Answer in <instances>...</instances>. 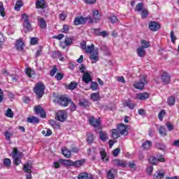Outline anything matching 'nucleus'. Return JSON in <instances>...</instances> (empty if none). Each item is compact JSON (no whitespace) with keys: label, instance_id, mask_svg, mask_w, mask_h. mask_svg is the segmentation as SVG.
I'll return each mask as SVG.
<instances>
[{"label":"nucleus","instance_id":"nucleus-1","mask_svg":"<svg viewBox=\"0 0 179 179\" xmlns=\"http://www.w3.org/2000/svg\"><path fill=\"white\" fill-rule=\"evenodd\" d=\"M87 54H91L90 59L92 61V64H96L99 61V49H94V44H92L87 47L86 49Z\"/></svg>","mask_w":179,"mask_h":179},{"label":"nucleus","instance_id":"nucleus-2","mask_svg":"<svg viewBox=\"0 0 179 179\" xmlns=\"http://www.w3.org/2000/svg\"><path fill=\"white\" fill-rule=\"evenodd\" d=\"M45 90V85L43 83H38L36 84L34 92L38 99H41L44 96V91Z\"/></svg>","mask_w":179,"mask_h":179},{"label":"nucleus","instance_id":"nucleus-3","mask_svg":"<svg viewBox=\"0 0 179 179\" xmlns=\"http://www.w3.org/2000/svg\"><path fill=\"white\" fill-rule=\"evenodd\" d=\"M145 85H148L146 76L141 75L140 76L139 80L134 83V87L138 90H142L145 87Z\"/></svg>","mask_w":179,"mask_h":179},{"label":"nucleus","instance_id":"nucleus-4","mask_svg":"<svg viewBox=\"0 0 179 179\" xmlns=\"http://www.w3.org/2000/svg\"><path fill=\"white\" fill-rule=\"evenodd\" d=\"M135 12H141V19H146L149 15L148 8H143V3H139L136 6Z\"/></svg>","mask_w":179,"mask_h":179},{"label":"nucleus","instance_id":"nucleus-5","mask_svg":"<svg viewBox=\"0 0 179 179\" xmlns=\"http://www.w3.org/2000/svg\"><path fill=\"white\" fill-rule=\"evenodd\" d=\"M87 20H88L89 23H93V19H92L91 17H76L74 19V24L76 26H79V24H85Z\"/></svg>","mask_w":179,"mask_h":179},{"label":"nucleus","instance_id":"nucleus-6","mask_svg":"<svg viewBox=\"0 0 179 179\" xmlns=\"http://www.w3.org/2000/svg\"><path fill=\"white\" fill-rule=\"evenodd\" d=\"M72 100L64 96H61L59 98L55 100V103L59 104V106H62V107H67L69 103H71Z\"/></svg>","mask_w":179,"mask_h":179},{"label":"nucleus","instance_id":"nucleus-7","mask_svg":"<svg viewBox=\"0 0 179 179\" xmlns=\"http://www.w3.org/2000/svg\"><path fill=\"white\" fill-rule=\"evenodd\" d=\"M68 117V114H66V112L65 110H59L56 113L55 118L57 120V121H60V122H64L66 120V118Z\"/></svg>","mask_w":179,"mask_h":179},{"label":"nucleus","instance_id":"nucleus-8","mask_svg":"<svg viewBox=\"0 0 179 179\" xmlns=\"http://www.w3.org/2000/svg\"><path fill=\"white\" fill-rule=\"evenodd\" d=\"M117 131L120 133L121 135H127L128 134V126L122 123H120L117 127Z\"/></svg>","mask_w":179,"mask_h":179},{"label":"nucleus","instance_id":"nucleus-9","mask_svg":"<svg viewBox=\"0 0 179 179\" xmlns=\"http://www.w3.org/2000/svg\"><path fill=\"white\" fill-rule=\"evenodd\" d=\"M34 111L36 114H40V117H41V118H45L47 117V113H45L44 109L40 105L35 106Z\"/></svg>","mask_w":179,"mask_h":179},{"label":"nucleus","instance_id":"nucleus-10","mask_svg":"<svg viewBox=\"0 0 179 179\" xmlns=\"http://www.w3.org/2000/svg\"><path fill=\"white\" fill-rule=\"evenodd\" d=\"M161 80L164 85H169L171 81V77L169 73L164 72L161 76Z\"/></svg>","mask_w":179,"mask_h":179},{"label":"nucleus","instance_id":"nucleus-11","mask_svg":"<svg viewBox=\"0 0 179 179\" xmlns=\"http://www.w3.org/2000/svg\"><path fill=\"white\" fill-rule=\"evenodd\" d=\"M92 33H94L95 36H101L102 37H108V32L107 31H102L100 29H92Z\"/></svg>","mask_w":179,"mask_h":179},{"label":"nucleus","instance_id":"nucleus-12","mask_svg":"<svg viewBox=\"0 0 179 179\" xmlns=\"http://www.w3.org/2000/svg\"><path fill=\"white\" fill-rule=\"evenodd\" d=\"M112 164H113L116 167H127V162L124 160L114 159L112 162Z\"/></svg>","mask_w":179,"mask_h":179},{"label":"nucleus","instance_id":"nucleus-13","mask_svg":"<svg viewBox=\"0 0 179 179\" xmlns=\"http://www.w3.org/2000/svg\"><path fill=\"white\" fill-rule=\"evenodd\" d=\"M149 29H150L152 31H157V30L160 29V24L156 21H151L149 23Z\"/></svg>","mask_w":179,"mask_h":179},{"label":"nucleus","instance_id":"nucleus-14","mask_svg":"<svg viewBox=\"0 0 179 179\" xmlns=\"http://www.w3.org/2000/svg\"><path fill=\"white\" fill-rule=\"evenodd\" d=\"M92 22H94L95 23H97L101 19V14L99 13V10H94L92 11Z\"/></svg>","mask_w":179,"mask_h":179},{"label":"nucleus","instance_id":"nucleus-15","mask_svg":"<svg viewBox=\"0 0 179 179\" xmlns=\"http://www.w3.org/2000/svg\"><path fill=\"white\" fill-rule=\"evenodd\" d=\"M15 48L17 51H23V49L24 48V43H23V39L20 38L17 40Z\"/></svg>","mask_w":179,"mask_h":179},{"label":"nucleus","instance_id":"nucleus-16","mask_svg":"<svg viewBox=\"0 0 179 179\" xmlns=\"http://www.w3.org/2000/svg\"><path fill=\"white\" fill-rule=\"evenodd\" d=\"M36 7L37 9H45V8H47L45 0H37L36 2Z\"/></svg>","mask_w":179,"mask_h":179},{"label":"nucleus","instance_id":"nucleus-17","mask_svg":"<svg viewBox=\"0 0 179 179\" xmlns=\"http://www.w3.org/2000/svg\"><path fill=\"white\" fill-rule=\"evenodd\" d=\"M149 162L151 163V164H157L159 162H164V159L163 158L162 156H160L158 159H157L155 157H150L149 158Z\"/></svg>","mask_w":179,"mask_h":179},{"label":"nucleus","instance_id":"nucleus-18","mask_svg":"<svg viewBox=\"0 0 179 179\" xmlns=\"http://www.w3.org/2000/svg\"><path fill=\"white\" fill-rule=\"evenodd\" d=\"M150 94L148 92H143L137 94V99L138 100L144 101L148 100L149 99Z\"/></svg>","mask_w":179,"mask_h":179},{"label":"nucleus","instance_id":"nucleus-19","mask_svg":"<svg viewBox=\"0 0 179 179\" xmlns=\"http://www.w3.org/2000/svg\"><path fill=\"white\" fill-rule=\"evenodd\" d=\"M27 121L29 124H38V122H40V119L36 116H31L27 117Z\"/></svg>","mask_w":179,"mask_h":179},{"label":"nucleus","instance_id":"nucleus-20","mask_svg":"<svg viewBox=\"0 0 179 179\" xmlns=\"http://www.w3.org/2000/svg\"><path fill=\"white\" fill-rule=\"evenodd\" d=\"M59 163H60V164H64V166H73V161L71 160V159H59Z\"/></svg>","mask_w":179,"mask_h":179},{"label":"nucleus","instance_id":"nucleus-21","mask_svg":"<svg viewBox=\"0 0 179 179\" xmlns=\"http://www.w3.org/2000/svg\"><path fill=\"white\" fill-rule=\"evenodd\" d=\"M83 80L85 83H90V82H92V76H90L89 72L84 73Z\"/></svg>","mask_w":179,"mask_h":179},{"label":"nucleus","instance_id":"nucleus-22","mask_svg":"<svg viewBox=\"0 0 179 179\" xmlns=\"http://www.w3.org/2000/svg\"><path fill=\"white\" fill-rule=\"evenodd\" d=\"M90 125H92V127H94L95 128L96 127H99L100 125V120H96L93 117H90L89 119Z\"/></svg>","mask_w":179,"mask_h":179},{"label":"nucleus","instance_id":"nucleus-23","mask_svg":"<svg viewBox=\"0 0 179 179\" xmlns=\"http://www.w3.org/2000/svg\"><path fill=\"white\" fill-rule=\"evenodd\" d=\"M85 163L86 160L85 159L77 160L76 162H73V167H81V166H83Z\"/></svg>","mask_w":179,"mask_h":179},{"label":"nucleus","instance_id":"nucleus-24","mask_svg":"<svg viewBox=\"0 0 179 179\" xmlns=\"http://www.w3.org/2000/svg\"><path fill=\"white\" fill-rule=\"evenodd\" d=\"M136 52L138 57H140L141 58H143V57L146 55V50H145L143 48L139 47L138 48H137Z\"/></svg>","mask_w":179,"mask_h":179},{"label":"nucleus","instance_id":"nucleus-25","mask_svg":"<svg viewBox=\"0 0 179 179\" xmlns=\"http://www.w3.org/2000/svg\"><path fill=\"white\" fill-rule=\"evenodd\" d=\"M62 152L64 157H67V159H69L71 156V150H68L65 147L62 148Z\"/></svg>","mask_w":179,"mask_h":179},{"label":"nucleus","instance_id":"nucleus-26","mask_svg":"<svg viewBox=\"0 0 179 179\" xmlns=\"http://www.w3.org/2000/svg\"><path fill=\"white\" fill-rule=\"evenodd\" d=\"M121 133H120L118 129H112V138L113 139H118Z\"/></svg>","mask_w":179,"mask_h":179},{"label":"nucleus","instance_id":"nucleus-27","mask_svg":"<svg viewBox=\"0 0 179 179\" xmlns=\"http://www.w3.org/2000/svg\"><path fill=\"white\" fill-rule=\"evenodd\" d=\"M31 169H33L31 164L27 163L24 164L23 170L24 173H31Z\"/></svg>","mask_w":179,"mask_h":179},{"label":"nucleus","instance_id":"nucleus-28","mask_svg":"<svg viewBox=\"0 0 179 179\" xmlns=\"http://www.w3.org/2000/svg\"><path fill=\"white\" fill-rule=\"evenodd\" d=\"M99 138L101 141L103 142H106L107 139H108V136L107 135V132L106 131H100L99 132Z\"/></svg>","mask_w":179,"mask_h":179},{"label":"nucleus","instance_id":"nucleus-29","mask_svg":"<svg viewBox=\"0 0 179 179\" xmlns=\"http://www.w3.org/2000/svg\"><path fill=\"white\" fill-rule=\"evenodd\" d=\"M64 44L66 47L72 45V44H73V37H66L64 40Z\"/></svg>","mask_w":179,"mask_h":179},{"label":"nucleus","instance_id":"nucleus-30","mask_svg":"<svg viewBox=\"0 0 179 179\" xmlns=\"http://www.w3.org/2000/svg\"><path fill=\"white\" fill-rule=\"evenodd\" d=\"M154 179H162V178H164V173L160 171H157L153 176Z\"/></svg>","mask_w":179,"mask_h":179},{"label":"nucleus","instance_id":"nucleus-31","mask_svg":"<svg viewBox=\"0 0 179 179\" xmlns=\"http://www.w3.org/2000/svg\"><path fill=\"white\" fill-rule=\"evenodd\" d=\"M114 174H117V169H112L108 172L107 178L108 179H114Z\"/></svg>","mask_w":179,"mask_h":179},{"label":"nucleus","instance_id":"nucleus-32","mask_svg":"<svg viewBox=\"0 0 179 179\" xmlns=\"http://www.w3.org/2000/svg\"><path fill=\"white\" fill-rule=\"evenodd\" d=\"M91 100H92V101H100V93H99V92L92 93L91 94Z\"/></svg>","mask_w":179,"mask_h":179},{"label":"nucleus","instance_id":"nucleus-33","mask_svg":"<svg viewBox=\"0 0 179 179\" xmlns=\"http://www.w3.org/2000/svg\"><path fill=\"white\" fill-rule=\"evenodd\" d=\"M142 148L145 150H149L152 148V141H145L144 143H142Z\"/></svg>","mask_w":179,"mask_h":179},{"label":"nucleus","instance_id":"nucleus-34","mask_svg":"<svg viewBox=\"0 0 179 179\" xmlns=\"http://www.w3.org/2000/svg\"><path fill=\"white\" fill-rule=\"evenodd\" d=\"M38 21L39 22V26L41 29H45V27H47V22H45L43 17L38 18Z\"/></svg>","mask_w":179,"mask_h":179},{"label":"nucleus","instance_id":"nucleus-35","mask_svg":"<svg viewBox=\"0 0 179 179\" xmlns=\"http://www.w3.org/2000/svg\"><path fill=\"white\" fill-rule=\"evenodd\" d=\"M159 134L161 136H167V131L164 126H161L159 129Z\"/></svg>","mask_w":179,"mask_h":179},{"label":"nucleus","instance_id":"nucleus-36","mask_svg":"<svg viewBox=\"0 0 179 179\" xmlns=\"http://www.w3.org/2000/svg\"><path fill=\"white\" fill-rule=\"evenodd\" d=\"M24 27L26 29L25 32L27 33V31H31L33 30V27H31V24H30V22H24Z\"/></svg>","mask_w":179,"mask_h":179},{"label":"nucleus","instance_id":"nucleus-37","mask_svg":"<svg viewBox=\"0 0 179 179\" xmlns=\"http://www.w3.org/2000/svg\"><path fill=\"white\" fill-rule=\"evenodd\" d=\"M149 47H150V42L146 40L141 41V48H149Z\"/></svg>","mask_w":179,"mask_h":179},{"label":"nucleus","instance_id":"nucleus-38","mask_svg":"<svg viewBox=\"0 0 179 179\" xmlns=\"http://www.w3.org/2000/svg\"><path fill=\"white\" fill-rule=\"evenodd\" d=\"M22 6H23V1L18 0L16 3L15 6L14 7L15 10H20V8H22Z\"/></svg>","mask_w":179,"mask_h":179},{"label":"nucleus","instance_id":"nucleus-39","mask_svg":"<svg viewBox=\"0 0 179 179\" xmlns=\"http://www.w3.org/2000/svg\"><path fill=\"white\" fill-rule=\"evenodd\" d=\"M78 87V83L76 82H71L67 87L69 90H75Z\"/></svg>","mask_w":179,"mask_h":179},{"label":"nucleus","instance_id":"nucleus-40","mask_svg":"<svg viewBox=\"0 0 179 179\" xmlns=\"http://www.w3.org/2000/svg\"><path fill=\"white\" fill-rule=\"evenodd\" d=\"M0 15L2 17H5L6 14L5 13V8H3V3L0 2Z\"/></svg>","mask_w":179,"mask_h":179},{"label":"nucleus","instance_id":"nucleus-41","mask_svg":"<svg viewBox=\"0 0 179 179\" xmlns=\"http://www.w3.org/2000/svg\"><path fill=\"white\" fill-rule=\"evenodd\" d=\"M100 155H101V157L102 160H105V162H108V159L106 158L107 156V153H106V150H101L100 151Z\"/></svg>","mask_w":179,"mask_h":179},{"label":"nucleus","instance_id":"nucleus-42","mask_svg":"<svg viewBox=\"0 0 179 179\" xmlns=\"http://www.w3.org/2000/svg\"><path fill=\"white\" fill-rule=\"evenodd\" d=\"M94 141V136H93L92 134H87V142L90 145Z\"/></svg>","mask_w":179,"mask_h":179},{"label":"nucleus","instance_id":"nucleus-43","mask_svg":"<svg viewBox=\"0 0 179 179\" xmlns=\"http://www.w3.org/2000/svg\"><path fill=\"white\" fill-rule=\"evenodd\" d=\"M90 175L88 174L86 172H84V173H81L78 175V179H87L88 178V177L90 176Z\"/></svg>","mask_w":179,"mask_h":179},{"label":"nucleus","instance_id":"nucleus-44","mask_svg":"<svg viewBox=\"0 0 179 179\" xmlns=\"http://www.w3.org/2000/svg\"><path fill=\"white\" fill-rule=\"evenodd\" d=\"M169 106H174L176 104V98L174 96H170L167 101Z\"/></svg>","mask_w":179,"mask_h":179},{"label":"nucleus","instance_id":"nucleus-45","mask_svg":"<svg viewBox=\"0 0 179 179\" xmlns=\"http://www.w3.org/2000/svg\"><path fill=\"white\" fill-rule=\"evenodd\" d=\"M166 115V110H162L158 114V119L159 121H163V117Z\"/></svg>","mask_w":179,"mask_h":179},{"label":"nucleus","instance_id":"nucleus-46","mask_svg":"<svg viewBox=\"0 0 179 179\" xmlns=\"http://www.w3.org/2000/svg\"><path fill=\"white\" fill-rule=\"evenodd\" d=\"M6 117H8V118H13V112H12V109L8 108L7 111L6 113Z\"/></svg>","mask_w":179,"mask_h":179},{"label":"nucleus","instance_id":"nucleus-47","mask_svg":"<svg viewBox=\"0 0 179 179\" xmlns=\"http://www.w3.org/2000/svg\"><path fill=\"white\" fill-rule=\"evenodd\" d=\"M10 159L9 158H6L3 160V164L6 167H10Z\"/></svg>","mask_w":179,"mask_h":179},{"label":"nucleus","instance_id":"nucleus-48","mask_svg":"<svg viewBox=\"0 0 179 179\" xmlns=\"http://www.w3.org/2000/svg\"><path fill=\"white\" fill-rule=\"evenodd\" d=\"M120 152H121V148H117L116 149H115L112 153H113V155L115 157H117V156H118V155H120Z\"/></svg>","mask_w":179,"mask_h":179},{"label":"nucleus","instance_id":"nucleus-49","mask_svg":"<svg viewBox=\"0 0 179 179\" xmlns=\"http://www.w3.org/2000/svg\"><path fill=\"white\" fill-rule=\"evenodd\" d=\"M91 89L94 91L97 90V89H99V84H97V83L92 82Z\"/></svg>","mask_w":179,"mask_h":179},{"label":"nucleus","instance_id":"nucleus-50","mask_svg":"<svg viewBox=\"0 0 179 179\" xmlns=\"http://www.w3.org/2000/svg\"><path fill=\"white\" fill-rule=\"evenodd\" d=\"M22 19L24 20V23H27L29 22V17L27 14L24 13L22 15Z\"/></svg>","mask_w":179,"mask_h":179},{"label":"nucleus","instance_id":"nucleus-51","mask_svg":"<svg viewBox=\"0 0 179 179\" xmlns=\"http://www.w3.org/2000/svg\"><path fill=\"white\" fill-rule=\"evenodd\" d=\"M156 147L157 149H159V150H166V145L164 144H162L160 143H157Z\"/></svg>","mask_w":179,"mask_h":179},{"label":"nucleus","instance_id":"nucleus-52","mask_svg":"<svg viewBox=\"0 0 179 179\" xmlns=\"http://www.w3.org/2000/svg\"><path fill=\"white\" fill-rule=\"evenodd\" d=\"M13 159V163L14 164H15V166H19V164L22 163V161L20 160V159H19V157H15Z\"/></svg>","mask_w":179,"mask_h":179},{"label":"nucleus","instance_id":"nucleus-53","mask_svg":"<svg viewBox=\"0 0 179 179\" xmlns=\"http://www.w3.org/2000/svg\"><path fill=\"white\" fill-rule=\"evenodd\" d=\"M79 105L81 106V107H87V106L89 105V103L87 102V101L86 100H84V101H80L79 102Z\"/></svg>","mask_w":179,"mask_h":179},{"label":"nucleus","instance_id":"nucleus-54","mask_svg":"<svg viewBox=\"0 0 179 179\" xmlns=\"http://www.w3.org/2000/svg\"><path fill=\"white\" fill-rule=\"evenodd\" d=\"M166 125L168 131H173L174 129V126L170 122H166Z\"/></svg>","mask_w":179,"mask_h":179},{"label":"nucleus","instance_id":"nucleus-55","mask_svg":"<svg viewBox=\"0 0 179 179\" xmlns=\"http://www.w3.org/2000/svg\"><path fill=\"white\" fill-rule=\"evenodd\" d=\"M85 3H87V5H94L96 2H97V0H83Z\"/></svg>","mask_w":179,"mask_h":179},{"label":"nucleus","instance_id":"nucleus-56","mask_svg":"<svg viewBox=\"0 0 179 179\" xmlns=\"http://www.w3.org/2000/svg\"><path fill=\"white\" fill-rule=\"evenodd\" d=\"M57 71H58V69H57V66H54L50 72V76H54V75L57 73Z\"/></svg>","mask_w":179,"mask_h":179},{"label":"nucleus","instance_id":"nucleus-57","mask_svg":"<svg viewBox=\"0 0 179 179\" xmlns=\"http://www.w3.org/2000/svg\"><path fill=\"white\" fill-rule=\"evenodd\" d=\"M30 43H31V45H36V44H37L38 43V40L37 39V38L33 37L31 38Z\"/></svg>","mask_w":179,"mask_h":179},{"label":"nucleus","instance_id":"nucleus-58","mask_svg":"<svg viewBox=\"0 0 179 179\" xmlns=\"http://www.w3.org/2000/svg\"><path fill=\"white\" fill-rule=\"evenodd\" d=\"M109 20L112 22V23H116V22H118V19H117V16L115 15H112L109 17Z\"/></svg>","mask_w":179,"mask_h":179},{"label":"nucleus","instance_id":"nucleus-59","mask_svg":"<svg viewBox=\"0 0 179 179\" xmlns=\"http://www.w3.org/2000/svg\"><path fill=\"white\" fill-rule=\"evenodd\" d=\"M127 166H129V167H130V169H136V164H135L134 162H127Z\"/></svg>","mask_w":179,"mask_h":179},{"label":"nucleus","instance_id":"nucleus-60","mask_svg":"<svg viewBox=\"0 0 179 179\" xmlns=\"http://www.w3.org/2000/svg\"><path fill=\"white\" fill-rule=\"evenodd\" d=\"M55 78L57 80H61L64 78V74L61 73H57V75L55 76Z\"/></svg>","mask_w":179,"mask_h":179},{"label":"nucleus","instance_id":"nucleus-61","mask_svg":"<svg viewBox=\"0 0 179 179\" xmlns=\"http://www.w3.org/2000/svg\"><path fill=\"white\" fill-rule=\"evenodd\" d=\"M62 30V33H68V31H69V26L64 24Z\"/></svg>","mask_w":179,"mask_h":179},{"label":"nucleus","instance_id":"nucleus-62","mask_svg":"<svg viewBox=\"0 0 179 179\" xmlns=\"http://www.w3.org/2000/svg\"><path fill=\"white\" fill-rule=\"evenodd\" d=\"M127 106L129 107V108H131V110H134L135 108V104L131 103V101H128L127 103Z\"/></svg>","mask_w":179,"mask_h":179},{"label":"nucleus","instance_id":"nucleus-63","mask_svg":"<svg viewBox=\"0 0 179 179\" xmlns=\"http://www.w3.org/2000/svg\"><path fill=\"white\" fill-rule=\"evenodd\" d=\"M43 52V48L40 47L36 53V57H40L41 55V53Z\"/></svg>","mask_w":179,"mask_h":179},{"label":"nucleus","instance_id":"nucleus-64","mask_svg":"<svg viewBox=\"0 0 179 179\" xmlns=\"http://www.w3.org/2000/svg\"><path fill=\"white\" fill-rule=\"evenodd\" d=\"M17 153H18V150L17 148H14L13 150V157H17Z\"/></svg>","mask_w":179,"mask_h":179}]
</instances>
